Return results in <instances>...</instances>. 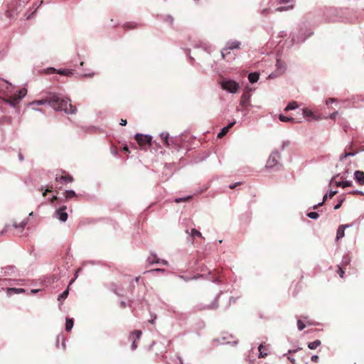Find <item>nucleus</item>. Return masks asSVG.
<instances>
[{
  "label": "nucleus",
  "instance_id": "1",
  "mask_svg": "<svg viewBox=\"0 0 364 364\" xmlns=\"http://www.w3.org/2000/svg\"><path fill=\"white\" fill-rule=\"evenodd\" d=\"M46 103H48L54 109L64 111L66 114H75L77 111V108L73 106L69 99H65L55 94H52L45 99L34 101L31 105H41Z\"/></svg>",
  "mask_w": 364,
  "mask_h": 364
},
{
  "label": "nucleus",
  "instance_id": "2",
  "mask_svg": "<svg viewBox=\"0 0 364 364\" xmlns=\"http://www.w3.org/2000/svg\"><path fill=\"white\" fill-rule=\"evenodd\" d=\"M221 87L230 92L235 93L239 89V85L234 80H223L220 82Z\"/></svg>",
  "mask_w": 364,
  "mask_h": 364
},
{
  "label": "nucleus",
  "instance_id": "3",
  "mask_svg": "<svg viewBox=\"0 0 364 364\" xmlns=\"http://www.w3.org/2000/svg\"><path fill=\"white\" fill-rule=\"evenodd\" d=\"M135 140L141 147H144L146 145H151L152 137L149 135H144L142 134H136L134 136Z\"/></svg>",
  "mask_w": 364,
  "mask_h": 364
},
{
  "label": "nucleus",
  "instance_id": "4",
  "mask_svg": "<svg viewBox=\"0 0 364 364\" xmlns=\"http://www.w3.org/2000/svg\"><path fill=\"white\" fill-rule=\"evenodd\" d=\"M280 158V154L278 151H274L269 156L267 161V167L272 168L278 164V160Z\"/></svg>",
  "mask_w": 364,
  "mask_h": 364
},
{
  "label": "nucleus",
  "instance_id": "5",
  "mask_svg": "<svg viewBox=\"0 0 364 364\" xmlns=\"http://www.w3.org/2000/svg\"><path fill=\"white\" fill-rule=\"evenodd\" d=\"M240 45V43L238 41L229 42L227 45V47L221 51L222 58L225 59V56L230 53V50L239 48Z\"/></svg>",
  "mask_w": 364,
  "mask_h": 364
},
{
  "label": "nucleus",
  "instance_id": "6",
  "mask_svg": "<svg viewBox=\"0 0 364 364\" xmlns=\"http://www.w3.org/2000/svg\"><path fill=\"white\" fill-rule=\"evenodd\" d=\"M141 331L136 330L133 331L129 336V340L132 341V349L135 350L137 348L136 341L139 340L141 336Z\"/></svg>",
  "mask_w": 364,
  "mask_h": 364
},
{
  "label": "nucleus",
  "instance_id": "7",
  "mask_svg": "<svg viewBox=\"0 0 364 364\" xmlns=\"http://www.w3.org/2000/svg\"><path fill=\"white\" fill-rule=\"evenodd\" d=\"M66 208V206H63L55 212L58 218L63 222L66 221L68 219V214L65 212Z\"/></svg>",
  "mask_w": 364,
  "mask_h": 364
},
{
  "label": "nucleus",
  "instance_id": "8",
  "mask_svg": "<svg viewBox=\"0 0 364 364\" xmlns=\"http://www.w3.org/2000/svg\"><path fill=\"white\" fill-rule=\"evenodd\" d=\"M19 97H17V95H14L9 96V97L4 99V101L13 107H16L20 102Z\"/></svg>",
  "mask_w": 364,
  "mask_h": 364
},
{
  "label": "nucleus",
  "instance_id": "9",
  "mask_svg": "<svg viewBox=\"0 0 364 364\" xmlns=\"http://www.w3.org/2000/svg\"><path fill=\"white\" fill-rule=\"evenodd\" d=\"M354 178L360 186L364 185V172L356 171L354 173Z\"/></svg>",
  "mask_w": 364,
  "mask_h": 364
},
{
  "label": "nucleus",
  "instance_id": "10",
  "mask_svg": "<svg viewBox=\"0 0 364 364\" xmlns=\"http://www.w3.org/2000/svg\"><path fill=\"white\" fill-rule=\"evenodd\" d=\"M349 226H350L349 225H341L338 227V228L337 230V233H336V240H338L339 239L344 237L345 229Z\"/></svg>",
  "mask_w": 364,
  "mask_h": 364
},
{
  "label": "nucleus",
  "instance_id": "11",
  "mask_svg": "<svg viewBox=\"0 0 364 364\" xmlns=\"http://www.w3.org/2000/svg\"><path fill=\"white\" fill-rule=\"evenodd\" d=\"M55 181L60 183H71L73 181V178L70 175L56 176Z\"/></svg>",
  "mask_w": 364,
  "mask_h": 364
},
{
  "label": "nucleus",
  "instance_id": "12",
  "mask_svg": "<svg viewBox=\"0 0 364 364\" xmlns=\"http://www.w3.org/2000/svg\"><path fill=\"white\" fill-rule=\"evenodd\" d=\"M235 124V122H232L229 124L227 127H225L222 129L220 133L218 134V139H222L230 130V128Z\"/></svg>",
  "mask_w": 364,
  "mask_h": 364
},
{
  "label": "nucleus",
  "instance_id": "13",
  "mask_svg": "<svg viewBox=\"0 0 364 364\" xmlns=\"http://www.w3.org/2000/svg\"><path fill=\"white\" fill-rule=\"evenodd\" d=\"M250 95L248 93H244L241 97L240 105L242 107H247L250 105Z\"/></svg>",
  "mask_w": 364,
  "mask_h": 364
},
{
  "label": "nucleus",
  "instance_id": "14",
  "mask_svg": "<svg viewBox=\"0 0 364 364\" xmlns=\"http://www.w3.org/2000/svg\"><path fill=\"white\" fill-rule=\"evenodd\" d=\"M259 357L264 358L268 355V347L261 344L258 348Z\"/></svg>",
  "mask_w": 364,
  "mask_h": 364
},
{
  "label": "nucleus",
  "instance_id": "15",
  "mask_svg": "<svg viewBox=\"0 0 364 364\" xmlns=\"http://www.w3.org/2000/svg\"><path fill=\"white\" fill-rule=\"evenodd\" d=\"M139 27V25L135 22H127L123 24L122 28L127 31L130 29H135Z\"/></svg>",
  "mask_w": 364,
  "mask_h": 364
},
{
  "label": "nucleus",
  "instance_id": "16",
  "mask_svg": "<svg viewBox=\"0 0 364 364\" xmlns=\"http://www.w3.org/2000/svg\"><path fill=\"white\" fill-rule=\"evenodd\" d=\"M259 73H252L248 75V79L251 83H255L259 80Z\"/></svg>",
  "mask_w": 364,
  "mask_h": 364
},
{
  "label": "nucleus",
  "instance_id": "17",
  "mask_svg": "<svg viewBox=\"0 0 364 364\" xmlns=\"http://www.w3.org/2000/svg\"><path fill=\"white\" fill-rule=\"evenodd\" d=\"M27 224V221L26 220H23L21 221V223H17L16 222H14V224H13V226L15 228H19L20 229V232H21L25 226Z\"/></svg>",
  "mask_w": 364,
  "mask_h": 364
},
{
  "label": "nucleus",
  "instance_id": "18",
  "mask_svg": "<svg viewBox=\"0 0 364 364\" xmlns=\"http://www.w3.org/2000/svg\"><path fill=\"white\" fill-rule=\"evenodd\" d=\"M169 134L168 132H163L161 134V140L164 141V144L168 147L170 146L168 141Z\"/></svg>",
  "mask_w": 364,
  "mask_h": 364
},
{
  "label": "nucleus",
  "instance_id": "19",
  "mask_svg": "<svg viewBox=\"0 0 364 364\" xmlns=\"http://www.w3.org/2000/svg\"><path fill=\"white\" fill-rule=\"evenodd\" d=\"M73 320L72 318H66V323H65V330L69 332L71 331V329L73 327Z\"/></svg>",
  "mask_w": 364,
  "mask_h": 364
},
{
  "label": "nucleus",
  "instance_id": "20",
  "mask_svg": "<svg viewBox=\"0 0 364 364\" xmlns=\"http://www.w3.org/2000/svg\"><path fill=\"white\" fill-rule=\"evenodd\" d=\"M321 342L320 340H316L313 342L309 343L308 347L311 350H314V349L317 348L321 345Z\"/></svg>",
  "mask_w": 364,
  "mask_h": 364
},
{
  "label": "nucleus",
  "instance_id": "21",
  "mask_svg": "<svg viewBox=\"0 0 364 364\" xmlns=\"http://www.w3.org/2000/svg\"><path fill=\"white\" fill-rule=\"evenodd\" d=\"M276 66L277 67V69L280 70V73H284L285 70V63L280 60H277Z\"/></svg>",
  "mask_w": 364,
  "mask_h": 364
},
{
  "label": "nucleus",
  "instance_id": "22",
  "mask_svg": "<svg viewBox=\"0 0 364 364\" xmlns=\"http://www.w3.org/2000/svg\"><path fill=\"white\" fill-rule=\"evenodd\" d=\"M293 8H294V4H291L287 6H279V7L277 8L275 11L282 12V11H289L290 9H292Z\"/></svg>",
  "mask_w": 364,
  "mask_h": 364
},
{
  "label": "nucleus",
  "instance_id": "23",
  "mask_svg": "<svg viewBox=\"0 0 364 364\" xmlns=\"http://www.w3.org/2000/svg\"><path fill=\"white\" fill-rule=\"evenodd\" d=\"M26 94L27 90L26 88H22L20 90H18L16 93H15V95H17V97H19L20 100L25 97Z\"/></svg>",
  "mask_w": 364,
  "mask_h": 364
},
{
  "label": "nucleus",
  "instance_id": "24",
  "mask_svg": "<svg viewBox=\"0 0 364 364\" xmlns=\"http://www.w3.org/2000/svg\"><path fill=\"white\" fill-rule=\"evenodd\" d=\"M298 107L297 102L295 101L291 102L288 104L287 107L285 108V111L294 109Z\"/></svg>",
  "mask_w": 364,
  "mask_h": 364
},
{
  "label": "nucleus",
  "instance_id": "25",
  "mask_svg": "<svg viewBox=\"0 0 364 364\" xmlns=\"http://www.w3.org/2000/svg\"><path fill=\"white\" fill-rule=\"evenodd\" d=\"M57 73L60 75H65V76H70L73 74V71L71 70H58Z\"/></svg>",
  "mask_w": 364,
  "mask_h": 364
},
{
  "label": "nucleus",
  "instance_id": "26",
  "mask_svg": "<svg viewBox=\"0 0 364 364\" xmlns=\"http://www.w3.org/2000/svg\"><path fill=\"white\" fill-rule=\"evenodd\" d=\"M218 307V297L215 298V300L211 303V304L208 305L207 309H215Z\"/></svg>",
  "mask_w": 364,
  "mask_h": 364
},
{
  "label": "nucleus",
  "instance_id": "27",
  "mask_svg": "<svg viewBox=\"0 0 364 364\" xmlns=\"http://www.w3.org/2000/svg\"><path fill=\"white\" fill-rule=\"evenodd\" d=\"M76 194L73 191H66L65 193V197L66 199H70L71 198L75 197Z\"/></svg>",
  "mask_w": 364,
  "mask_h": 364
},
{
  "label": "nucleus",
  "instance_id": "28",
  "mask_svg": "<svg viewBox=\"0 0 364 364\" xmlns=\"http://www.w3.org/2000/svg\"><path fill=\"white\" fill-rule=\"evenodd\" d=\"M68 293H69V290H68V288L65 290L62 294H60L59 296H58V301H61V300H64L67 298L68 295Z\"/></svg>",
  "mask_w": 364,
  "mask_h": 364
},
{
  "label": "nucleus",
  "instance_id": "29",
  "mask_svg": "<svg viewBox=\"0 0 364 364\" xmlns=\"http://www.w3.org/2000/svg\"><path fill=\"white\" fill-rule=\"evenodd\" d=\"M279 119L282 121V122H293L294 119L292 118V117H285L282 114H280L279 117Z\"/></svg>",
  "mask_w": 364,
  "mask_h": 364
},
{
  "label": "nucleus",
  "instance_id": "30",
  "mask_svg": "<svg viewBox=\"0 0 364 364\" xmlns=\"http://www.w3.org/2000/svg\"><path fill=\"white\" fill-rule=\"evenodd\" d=\"M349 264H350V259L348 256H346V257H343L341 266L344 267L348 265Z\"/></svg>",
  "mask_w": 364,
  "mask_h": 364
},
{
  "label": "nucleus",
  "instance_id": "31",
  "mask_svg": "<svg viewBox=\"0 0 364 364\" xmlns=\"http://www.w3.org/2000/svg\"><path fill=\"white\" fill-rule=\"evenodd\" d=\"M191 236L193 237H195V236H197V237H202V234L200 233V232H199L196 229H192L191 230Z\"/></svg>",
  "mask_w": 364,
  "mask_h": 364
},
{
  "label": "nucleus",
  "instance_id": "32",
  "mask_svg": "<svg viewBox=\"0 0 364 364\" xmlns=\"http://www.w3.org/2000/svg\"><path fill=\"white\" fill-rule=\"evenodd\" d=\"M192 198V196H188V197H185V198H176L175 200V202L178 203H181V202H185V201H188L191 198Z\"/></svg>",
  "mask_w": 364,
  "mask_h": 364
},
{
  "label": "nucleus",
  "instance_id": "33",
  "mask_svg": "<svg viewBox=\"0 0 364 364\" xmlns=\"http://www.w3.org/2000/svg\"><path fill=\"white\" fill-rule=\"evenodd\" d=\"M297 326L299 331H302L306 327V325L301 320L299 319L297 321Z\"/></svg>",
  "mask_w": 364,
  "mask_h": 364
},
{
  "label": "nucleus",
  "instance_id": "34",
  "mask_svg": "<svg viewBox=\"0 0 364 364\" xmlns=\"http://www.w3.org/2000/svg\"><path fill=\"white\" fill-rule=\"evenodd\" d=\"M307 216L312 219H316L318 218V213L316 212H310L307 214Z\"/></svg>",
  "mask_w": 364,
  "mask_h": 364
},
{
  "label": "nucleus",
  "instance_id": "35",
  "mask_svg": "<svg viewBox=\"0 0 364 364\" xmlns=\"http://www.w3.org/2000/svg\"><path fill=\"white\" fill-rule=\"evenodd\" d=\"M343 267H341L340 265L338 266V271H337V273L339 274V276L343 278V274H344V271H343Z\"/></svg>",
  "mask_w": 364,
  "mask_h": 364
},
{
  "label": "nucleus",
  "instance_id": "36",
  "mask_svg": "<svg viewBox=\"0 0 364 364\" xmlns=\"http://www.w3.org/2000/svg\"><path fill=\"white\" fill-rule=\"evenodd\" d=\"M303 114L304 117H309V116H312L313 115V113L311 110H309L307 109H303Z\"/></svg>",
  "mask_w": 364,
  "mask_h": 364
},
{
  "label": "nucleus",
  "instance_id": "37",
  "mask_svg": "<svg viewBox=\"0 0 364 364\" xmlns=\"http://www.w3.org/2000/svg\"><path fill=\"white\" fill-rule=\"evenodd\" d=\"M354 154L351 152H347L346 151L341 156L340 159L343 160V159L349 156H353Z\"/></svg>",
  "mask_w": 364,
  "mask_h": 364
},
{
  "label": "nucleus",
  "instance_id": "38",
  "mask_svg": "<svg viewBox=\"0 0 364 364\" xmlns=\"http://www.w3.org/2000/svg\"><path fill=\"white\" fill-rule=\"evenodd\" d=\"M277 3L279 4L291 3V4H294V0H277Z\"/></svg>",
  "mask_w": 364,
  "mask_h": 364
},
{
  "label": "nucleus",
  "instance_id": "39",
  "mask_svg": "<svg viewBox=\"0 0 364 364\" xmlns=\"http://www.w3.org/2000/svg\"><path fill=\"white\" fill-rule=\"evenodd\" d=\"M352 186V182L350 181H342V187L346 188Z\"/></svg>",
  "mask_w": 364,
  "mask_h": 364
},
{
  "label": "nucleus",
  "instance_id": "40",
  "mask_svg": "<svg viewBox=\"0 0 364 364\" xmlns=\"http://www.w3.org/2000/svg\"><path fill=\"white\" fill-rule=\"evenodd\" d=\"M110 151L114 155H117L118 154V150H117V148L116 146H112L110 148Z\"/></svg>",
  "mask_w": 364,
  "mask_h": 364
},
{
  "label": "nucleus",
  "instance_id": "41",
  "mask_svg": "<svg viewBox=\"0 0 364 364\" xmlns=\"http://www.w3.org/2000/svg\"><path fill=\"white\" fill-rule=\"evenodd\" d=\"M311 360L314 363H318V360H319V358H318V355H315L311 356Z\"/></svg>",
  "mask_w": 364,
  "mask_h": 364
},
{
  "label": "nucleus",
  "instance_id": "42",
  "mask_svg": "<svg viewBox=\"0 0 364 364\" xmlns=\"http://www.w3.org/2000/svg\"><path fill=\"white\" fill-rule=\"evenodd\" d=\"M337 193L336 191H331L328 195L330 198H332Z\"/></svg>",
  "mask_w": 364,
  "mask_h": 364
},
{
  "label": "nucleus",
  "instance_id": "43",
  "mask_svg": "<svg viewBox=\"0 0 364 364\" xmlns=\"http://www.w3.org/2000/svg\"><path fill=\"white\" fill-rule=\"evenodd\" d=\"M51 189H52V186H50V187L48 186V188L46 189L45 192L43 193V196H46L47 193L51 192Z\"/></svg>",
  "mask_w": 364,
  "mask_h": 364
},
{
  "label": "nucleus",
  "instance_id": "44",
  "mask_svg": "<svg viewBox=\"0 0 364 364\" xmlns=\"http://www.w3.org/2000/svg\"><path fill=\"white\" fill-rule=\"evenodd\" d=\"M350 193H351L353 195H358V194L363 195V193L360 191H353L350 192Z\"/></svg>",
  "mask_w": 364,
  "mask_h": 364
},
{
  "label": "nucleus",
  "instance_id": "45",
  "mask_svg": "<svg viewBox=\"0 0 364 364\" xmlns=\"http://www.w3.org/2000/svg\"><path fill=\"white\" fill-rule=\"evenodd\" d=\"M343 200H341L337 205H335L334 209L337 210L341 208Z\"/></svg>",
  "mask_w": 364,
  "mask_h": 364
},
{
  "label": "nucleus",
  "instance_id": "46",
  "mask_svg": "<svg viewBox=\"0 0 364 364\" xmlns=\"http://www.w3.org/2000/svg\"><path fill=\"white\" fill-rule=\"evenodd\" d=\"M240 184V183H234V184H232V185H230V188H231V189H234V188H235L237 186H239Z\"/></svg>",
  "mask_w": 364,
  "mask_h": 364
},
{
  "label": "nucleus",
  "instance_id": "47",
  "mask_svg": "<svg viewBox=\"0 0 364 364\" xmlns=\"http://www.w3.org/2000/svg\"><path fill=\"white\" fill-rule=\"evenodd\" d=\"M127 120H126V119H121V122H120V125H122V126H125V125L127 124Z\"/></svg>",
  "mask_w": 364,
  "mask_h": 364
},
{
  "label": "nucleus",
  "instance_id": "48",
  "mask_svg": "<svg viewBox=\"0 0 364 364\" xmlns=\"http://www.w3.org/2000/svg\"><path fill=\"white\" fill-rule=\"evenodd\" d=\"M327 197H328V196H327V195H325V196H323V201H322L321 203H318V205H322L323 204V203L325 202V200H326Z\"/></svg>",
  "mask_w": 364,
  "mask_h": 364
},
{
  "label": "nucleus",
  "instance_id": "49",
  "mask_svg": "<svg viewBox=\"0 0 364 364\" xmlns=\"http://www.w3.org/2000/svg\"><path fill=\"white\" fill-rule=\"evenodd\" d=\"M123 151H124L125 152H127V153H130L129 150V148L127 145H125L124 147H123Z\"/></svg>",
  "mask_w": 364,
  "mask_h": 364
},
{
  "label": "nucleus",
  "instance_id": "50",
  "mask_svg": "<svg viewBox=\"0 0 364 364\" xmlns=\"http://www.w3.org/2000/svg\"><path fill=\"white\" fill-rule=\"evenodd\" d=\"M120 306L122 308H125L127 306L125 301H121L120 302Z\"/></svg>",
  "mask_w": 364,
  "mask_h": 364
},
{
  "label": "nucleus",
  "instance_id": "51",
  "mask_svg": "<svg viewBox=\"0 0 364 364\" xmlns=\"http://www.w3.org/2000/svg\"><path fill=\"white\" fill-rule=\"evenodd\" d=\"M338 114V112H335L332 113V114H331V119H335V117H336V114Z\"/></svg>",
  "mask_w": 364,
  "mask_h": 364
},
{
  "label": "nucleus",
  "instance_id": "52",
  "mask_svg": "<svg viewBox=\"0 0 364 364\" xmlns=\"http://www.w3.org/2000/svg\"><path fill=\"white\" fill-rule=\"evenodd\" d=\"M164 269H153L151 271V272H164Z\"/></svg>",
  "mask_w": 364,
  "mask_h": 364
},
{
  "label": "nucleus",
  "instance_id": "53",
  "mask_svg": "<svg viewBox=\"0 0 364 364\" xmlns=\"http://www.w3.org/2000/svg\"><path fill=\"white\" fill-rule=\"evenodd\" d=\"M18 158H19V159H20L21 161H23V155H22V154H21V153H19V154H18Z\"/></svg>",
  "mask_w": 364,
  "mask_h": 364
},
{
  "label": "nucleus",
  "instance_id": "54",
  "mask_svg": "<svg viewBox=\"0 0 364 364\" xmlns=\"http://www.w3.org/2000/svg\"><path fill=\"white\" fill-rule=\"evenodd\" d=\"M58 200V197L57 196H53L52 200H51V202H53L54 200Z\"/></svg>",
  "mask_w": 364,
  "mask_h": 364
},
{
  "label": "nucleus",
  "instance_id": "55",
  "mask_svg": "<svg viewBox=\"0 0 364 364\" xmlns=\"http://www.w3.org/2000/svg\"><path fill=\"white\" fill-rule=\"evenodd\" d=\"M336 186H342V182H337L336 183Z\"/></svg>",
  "mask_w": 364,
  "mask_h": 364
},
{
  "label": "nucleus",
  "instance_id": "56",
  "mask_svg": "<svg viewBox=\"0 0 364 364\" xmlns=\"http://www.w3.org/2000/svg\"><path fill=\"white\" fill-rule=\"evenodd\" d=\"M335 100L333 98H330L327 102L326 103L328 104V101H331V102H333Z\"/></svg>",
  "mask_w": 364,
  "mask_h": 364
},
{
  "label": "nucleus",
  "instance_id": "57",
  "mask_svg": "<svg viewBox=\"0 0 364 364\" xmlns=\"http://www.w3.org/2000/svg\"><path fill=\"white\" fill-rule=\"evenodd\" d=\"M93 75H94V73L89 74V75H85V76H89V77H92Z\"/></svg>",
  "mask_w": 364,
  "mask_h": 364
},
{
  "label": "nucleus",
  "instance_id": "58",
  "mask_svg": "<svg viewBox=\"0 0 364 364\" xmlns=\"http://www.w3.org/2000/svg\"><path fill=\"white\" fill-rule=\"evenodd\" d=\"M318 206H319V205H314L313 208L315 210V209H316Z\"/></svg>",
  "mask_w": 364,
  "mask_h": 364
},
{
  "label": "nucleus",
  "instance_id": "59",
  "mask_svg": "<svg viewBox=\"0 0 364 364\" xmlns=\"http://www.w3.org/2000/svg\"><path fill=\"white\" fill-rule=\"evenodd\" d=\"M162 264H167V262L164 260V261L162 262Z\"/></svg>",
  "mask_w": 364,
  "mask_h": 364
},
{
  "label": "nucleus",
  "instance_id": "60",
  "mask_svg": "<svg viewBox=\"0 0 364 364\" xmlns=\"http://www.w3.org/2000/svg\"><path fill=\"white\" fill-rule=\"evenodd\" d=\"M266 11V9L262 10V14H264Z\"/></svg>",
  "mask_w": 364,
  "mask_h": 364
},
{
  "label": "nucleus",
  "instance_id": "61",
  "mask_svg": "<svg viewBox=\"0 0 364 364\" xmlns=\"http://www.w3.org/2000/svg\"><path fill=\"white\" fill-rule=\"evenodd\" d=\"M50 70H53V71H55V68H50Z\"/></svg>",
  "mask_w": 364,
  "mask_h": 364
},
{
  "label": "nucleus",
  "instance_id": "62",
  "mask_svg": "<svg viewBox=\"0 0 364 364\" xmlns=\"http://www.w3.org/2000/svg\"><path fill=\"white\" fill-rule=\"evenodd\" d=\"M84 63L83 62H81L80 63V65H83Z\"/></svg>",
  "mask_w": 364,
  "mask_h": 364
}]
</instances>
